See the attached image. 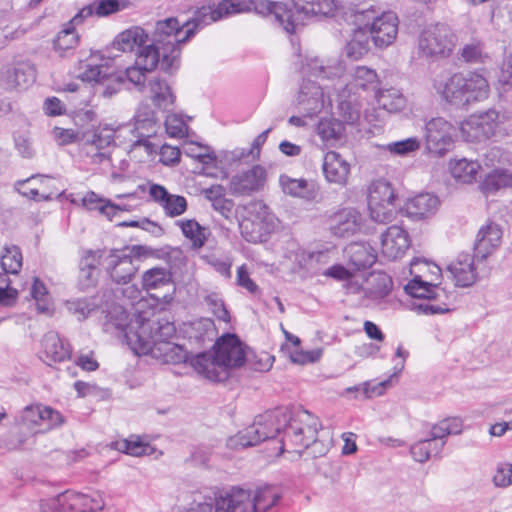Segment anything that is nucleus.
Listing matches in <instances>:
<instances>
[{"mask_svg":"<svg viewBox=\"0 0 512 512\" xmlns=\"http://www.w3.org/2000/svg\"><path fill=\"white\" fill-rule=\"evenodd\" d=\"M235 14L232 0H222L219 3L203 5L198 8L191 21L180 24L177 18H166L156 22L157 42L162 43L166 40L169 48L177 49L181 56L182 44L188 42L201 29L213 22L219 21L224 17Z\"/></svg>","mask_w":512,"mask_h":512,"instance_id":"f257e3e1","label":"nucleus"},{"mask_svg":"<svg viewBox=\"0 0 512 512\" xmlns=\"http://www.w3.org/2000/svg\"><path fill=\"white\" fill-rule=\"evenodd\" d=\"M245 347L235 334H227L217 340L214 352H203L193 356L191 366L194 370L214 382L228 378V370L244 365Z\"/></svg>","mask_w":512,"mask_h":512,"instance_id":"f03ea898","label":"nucleus"},{"mask_svg":"<svg viewBox=\"0 0 512 512\" xmlns=\"http://www.w3.org/2000/svg\"><path fill=\"white\" fill-rule=\"evenodd\" d=\"M156 29L151 34V43L136 52L135 62L124 73V81L131 83L135 89L142 92L145 89L147 73L154 71L158 65L166 73H172L179 67L180 56L177 49L169 48L166 40L157 42Z\"/></svg>","mask_w":512,"mask_h":512,"instance_id":"7ed1b4c3","label":"nucleus"},{"mask_svg":"<svg viewBox=\"0 0 512 512\" xmlns=\"http://www.w3.org/2000/svg\"><path fill=\"white\" fill-rule=\"evenodd\" d=\"M434 87L446 102L457 107L483 101L490 93L487 79L475 71L455 73L445 83Z\"/></svg>","mask_w":512,"mask_h":512,"instance_id":"20e7f679","label":"nucleus"},{"mask_svg":"<svg viewBox=\"0 0 512 512\" xmlns=\"http://www.w3.org/2000/svg\"><path fill=\"white\" fill-rule=\"evenodd\" d=\"M461 137L468 142H481L494 136H505L512 132V116L497 109L470 115L461 122Z\"/></svg>","mask_w":512,"mask_h":512,"instance_id":"39448f33","label":"nucleus"},{"mask_svg":"<svg viewBox=\"0 0 512 512\" xmlns=\"http://www.w3.org/2000/svg\"><path fill=\"white\" fill-rule=\"evenodd\" d=\"M289 420V412L282 409L267 411L255 418L252 425L227 440L230 449L238 450L258 445L283 432Z\"/></svg>","mask_w":512,"mask_h":512,"instance_id":"423d86ee","label":"nucleus"},{"mask_svg":"<svg viewBox=\"0 0 512 512\" xmlns=\"http://www.w3.org/2000/svg\"><path fill=\"white\" fill-rule=\"evenodd\" d=\"M281 499L273 486H263L254 491L234 487L227 498L220 500L218 512H267Z\"/></svg>","mask_w":512,"mask_h":512,"instance_id":"0eeeda50","label":"nucleus"},{"mask_svg":"<svg viewBox=\"0 0 512 512\" xmlns=\"http://www.w3.org/2000/svg\"><path fill=\"white\" fill-rule=\"evenodd\" d=\"M405 291L413 298L418 299L411 304V309L420 314H443L451 310L454 297L437 284L423 281L420 276H415L405 286Z\"/></svg>","mask_w":512,"mask_h":512,"instance_id":"6e6552de","label":"nucleus"},{"mask_svg":"<svg viewBox=\"0 0 512 512\" xmlns=\"http://www.w3.org/2000/svg\"><path fill=\"white\" fill-rule=\"evenodd\" d=\"M320 429V423L316 416L312 415L306 410L298 411L293 417L289 413V420L284 429V436L281 440L283 451L284 445L288 443L295 446V452L302 453L304 449H307L312 445L313 449L318 446L321 449L317 450L320 455L325 453L324 446L322 443L317 441L318 431Z\"/></svg>","mask_w":512,"mask_h":512,"instance_id":"1a4fd4ad","label":"nucleus"},{"mask_svg":"<svg viewBox=\"0 0 512 512\" xmlns=\"http://www.w3.org/2000/svg\"><path fill=\"white\" fill-rule=\"evenodd\" d=\"M137 324V328L131 324L125 336L129 343L137 344L135 350L142 353L165 346L176 333L174 324L164 318L141 320Z\"/></svg>","mask_w":512,"mask_h":512,"instance_id":"9d476101","label":"nucleus"},{"mask_svg":"<svg viewBox=\"0 0 512 512\" xmlns=\"http://www.w3.org/2000/svg\"><path fill=\"white\" fill-rule=\"evenodd\" d=\"M151 254V250L142 245L122 250L111 249L109 254L104 257V268L112 282L125 285L134 278L139 269L136 262Z\"/></svg>","mask_w":512,"mask_h":512,"instance_id":"9b49d317","label":"nucleus"},{"mask_svg":"<svg viewBox=\"0 0 512 512\" xmlns=\"http://www.w3.org/2000/svg\"><path fill=\"white\" fill-rule=\"evenodd\" d=\"M339 5L335 0H292V6L288 7V23L285 25L287 32H294L297 26L312 17H338Z\"/></svg>","mask_w":512,"mask_h":512,"instance_id":"f8f14e48","label":"nucleus"},{"mask_svg":"<svg viewBox=\"0 0 512 512\" xmlns=\"http://www.w3.org/2000/svg\"><path fill=\"white\" fill-rule=\"evenodd\" d=\"M456 44L452 29L442 23L426 27L418 39V48L425 57H448Z\"/></svg>","mask_w":512,"mask_h":512,"instance_id":"ddd939ff","label":"nucleus"},{"mask_svg":"<svg viewBox=\"0 0 512 512\" xmlns=\"http://www.w3.org/2000/svg\"><path fill=\"white\" fill-rule=\"evenodd\" d=\"M455 127L443 117H435L426 123L425 138L429 152L444 155L453 145Z\"/></svg>","mask_w":512,"mask_h":512,"instance_id":"4468645a","label":"nucleus"},{"mask_svg":"<svg viewBox=\"0 0 512 512\" xmlns=\"http://www.w3.org/2000/svg\"><path fill=\"white\" fill-rule=\"evenodd\" d=\"M36 80V68L29 61H18L0 70V86L7 90L27 89Z\"/></svg>","mask_w":512,"mask_h":512,"instance_id":"2eb2a0df","label":"nucleus"},{"mask_svg":"<svg viewBox=\"0 0 512 512\" xmlns=\"http://www.w3.org/2000/svg\"><path fill=\"white\" fill-rule=\"evenodd\" d=\"M266 170L260 165L238 172L230 180V191L236 196H248L261 190L266 183Z\"/></svg>","mask_w":512,"mask_h":512,"instance_id":"dca6fc26","label":"nucleus"},{"mask_svg":"<svg viewBox=\"0 0 512 512\" xmlns=\"http://www.w3.org/2000/svg\"><path fill=\"white\" fill-rule=\"evenodd\" d=\"M399 20L394 12H381L369 26L368 36L376 47L386 48L394 43L398 34Z\"/></svg>","mask_w":512,"mask_h":512,"instance_id":"f3484780","label":"nucleus"},{"mask_svg":"<svg viewBox=\"0 0 512 512\" xmlns=\"http://www.w3.org/2000/svg\"><path fill=\"white\" fill-rule=\"evenodd\" d=\"M232 3L235 14L253 11L263 16L273 15L284 28L288 23V6L282 2L270 0H232Z\"/></svg>","mask_w":512,"mask_h":512,"instance_id":"a211bd4d","label":"nucleus"},{"mask_svg":"<svg viewBox=\"0 0 512 512\" xmlns=\"http://www.w3.org/2000/svg\"><path fill=\"white\" fill-rule=\"evenodd\" d=\"M142 288L157 300L168 301L169 291L173 289L171 273L164 267H153L146 270L141 277Z\"/></svg>","mask_w":512,"mask_h":512,"instance_id":"6ab92c4d","label":"nucleus"},{"mask_svg":"<svg viewBox=\"0 0 512 512\" xmlns=\"http://www.w3.org/2000/svg\"><path fill=\"white\" fill-rule=\"evenodd\" d=\"M328 226L334 236L348 238L361 231L363 217L355 208H343L329 216Z\"/></svg>","mask_w":512,"mask_h":512,"instance_id":"aec40b11","label":"nucleus"},{"mask_svg":"<svg viewBox=\"0 0 512 512\" xmlns=\"http://www.w3.org/2000/svg\"><path fill=\"white\" fill-rule=\"evenodd\" d=\"M339 9L340 13L337 18L355 25L357 27L355 30H364L367 34L371 23L375 22L381 14L380 9L371 2L351 4L348 7L339 6Z\"/></svg>","mask_w":512,"mask_h":512,"instance_id":"412c9836","label":"nucleus"},{"mask_svg":"<svg viewBox=\"0 0 512 512\" xmlns=\"http://www.w3.org/2000/svg\"><path fill=\"white\" fill-rule=\"evenodd\" d=\"M297 105L304 116L312 117L320 113L324 107V92L314 81L304 80L301 84Z\"/></svg>","mask_w":512,"mask_h":512,"instance_id":"4be33fe9","label":"nucleus"},{"mask_svg":"<svg viewBox=\"0 0 512 512\" xmlns=\"http://www.w3.org/2000/svg\"><path fill=\"white\" fill-rule=\"evenodd\" d=\"M502 235L501 227L494 222L482 226L474 243V257L478 260H485L500 246Z\"/></svg>","mask_w":512,"mask_h":512,"instance_id":"5701e85b","label":"nucleus"},{"mask_svg":"<svg viewBox=\"0 0 512 512\" xmlns=\"http://www.w3.org/2000/svg\"><path fill=\"white\" fill-rule=\"evenodd\" d=\"M409 246L408 234L399 226H390L381 234L382 253L388 259L394 260L401 257Z\"/></svg>","mask_w":512,"mask_h":512,"instance_id":"b1692460","label":"nucleus"},{"mask_svg":"<svg viewBox=\"0 0 512 512\" xmlns=\"http://www.w3.org/2000/svg\"><path fill=\"white\" fill-rule=\"evenodd\" d=\"M323 173L329 183L345 186L350 174V164L335 151L325 154L323 160Z\"/></svg>","mask_w":512,"mask_h":512,"instance_id":"393cba45","label":"nucleus"},{"mask_svg":"<svg viewBox=\"0 0 512 512\" xmlns=\"http://www.w3.org/2000/svg\"><path fill=\"white\" fill-rule=\"evenodd\" d=\"M474 259V255L463 253L447 266V272H449L455 280L456 286L469 287L475 283L477 274Z\"/></svg>","mask_w":512,"mask_h":512,"instance_id":"a878e982","label":"nucleus"},{"mask_svg":"<svg viewBox=\"0 0 512 512\" xmlns=\"http://www.w3.org/2000/svg\"><path fill=\"white\" fill-rule=\"evenodd\" d=\"M151 43V36L140 26H131L113 40V47L122 52H137Z\"/></svg>","mask_w":512,"mask_h":512,"instance_id":"bb28decb","label":"nucleus"},{"mask_svg":"<svg viewBox=\"0 0 512 512\" xmlns=\"http://www.w3.org/2000/svg\"><path fill=\"white\" fill-rule=\"evenodd\" d=\"M126 7L124 0H94L84 6L71 20V24L79 25L92 16L106 17Z\"/></svg>","mask_w":512,"mask_h":512,"instance_id":"cd10ccee","label":"nucleus"},{"mask_svg":"<svg viewBox=\"0 0 512 512\" xmlns=\"http://www.w3.org/2000/svg\"><path fill=\"white\" fill-rule=\"evenodd\" d=\"M80 75L79 77L83 81L95 82L99 84H105V79L111 77L119 84L122 80L121 75H116L112 68L107 64L97 62L95 56L90 57L85 61H81L79 65Z\"/></svg>","mask_w":512,"mask_h":512,"instance_id":"c85d7f7f","label":"nucleus"},{"mask_svg":"<svg viewBox=\"0 0 512 512\" xmlns=\"http://www.w3.org/2000/svg\"><path fill=\"white\" fill-rule=\"evenodd\" d=\"M438 206L439 199L437 196L430 193H421L409 199L404 210L408 217L420 220L435 214Z\"/></svg>","mask_w":512,"mask_h":512,"instance_id":"c756f323","label":"nucleus"},{"mask_svg":"<svg viewBox=\"0 0 512 512\" xmlns=\"http://www.w3.org/2000/svg\"><path fill=\"white\" fill-rule=\"evenodd\" d=\"M335 90L340 115L348 124H357L361 118L362 112L361 96L353 95L347 92V90L340 88H335Z\"/></svg>","mask_w":512,"mask_h":512,"instance_id":"7c9ffc66","label":"nucleus"},{"mask_svg":"<svg viewBox=\"0 0 512 512\" xmlns=\"http://www.w3.org/2000/svg\"><path fill=\"white\" fill-rule=\"evenodd\" d=\"M303 72L316 78L334 79L341 78L343 76L345 67L336 59L325 63L323 60L315 57L307 61L303 66Z\"/></svg>","mask_w":512,"mask_h":512,"instance_id":"2f4dec72","label":"nucleus"},{"mask_svg":"<svg viewBox=\"0 0 512 512\" xmlns=\"http://www.w3.org/2000/svg\"><path fill=\"white\" fill-rule=\"evenodd\" d=\"M377 73L375 70L365 66H358L351 75V80L338 88L347 90L353 95L361 96L360 91L375 89L377 87Z\"/></svg>","mask_w":512,"mask_h":512,"instance_id":"473e14b6","label":"nucleus"},{"mask_svg":"<svg viewBox=\"0 0 512 512\" xmlns=\"http://www.w3.org/2000/svg\"><path fill=\"white\" fill-rule=\"evenodd\" d=\"M66 512H95L104 508V500L98 493L87 495L75 491H66Z\"/></svg>","mask_w":512,"mask_h":512,"instance_id":"72a5a7b5","label":"nucleus"},{"mask_svg":"<svg viewBox=\"0 0 512 512\" xmlns=\"http://www.w3.org/2000/svg\"><path fill=\"white\" fill-rule=\"evenodd\" d=\"M279 182L283 192L292 197L312 201L317 197L318 191L313 182L306 179H294L287 175H281Z\"/></svg>","mask_w":512,"mask_h":512,"instance_id":"f704fd0d","label":"nucleus"},{"mask_svg":"<svg viewBox=\"0 0 512 512\" xmlns=\"http://www.w3.org/2000/svg\"><path fill=\"white\" fill-rule=\"evenodd\" d=\"M42 348L46 358L51 362H62L71 356L70 345L54 331L44 335Z\"/></svg>","mask_w":512,"mask_h":512,"instance_id":"c9c22d12","label":"nucleus"},{"mask_svg":"<svg viewBox=\"0 0 512 512\" xmlns=\"http://www.w3.org/2000/svg\"><path fill=\"white\" fill-rule=\"evenodd\" d=\"M350 263L357 270L371 267L377 259L375 250L364 243H351L346 248Z\"/></svg>","mask_w":512,"mask_h":512,"instance_id":"e433bc0d","label":"nucleus"},{"mask_svg":"<svg viewBox=\"0 0 512 512\" xmlns=\"http://www.w3.org/2000/svg\"><path fill=\"white\" fill-rule=\"evenodd\" d=\"M114 141L113 131L106 128L92 127V129L83 130L81 135V143L90 148L87 154L92 150H104Z\"/></svg>","mask_w":512,"mask_h":512,"instance_id":"4c0bfd02","label":"nucleus"},{"mask_svg":"<svg viewBox=\"0 0 512 512\" xmlns=\"http://www.w3.org/2000/svg\"><path fill=\"white\" fill-rule=\"evenodd\" d=\"M114 141L113 131L106 128L92 127V129L83 130L81 135V143L90 148L87 154L92 150H104Z\"/></svg>","mask_w":512,"mask_h":512,"instance_id":"58836bf2","label":"nucleus"},{"mask_svg":"<svg viewBox=\"0 0 512 512\" xmlns=\"http://www.w3.org/2000/svg\"><path fill=\"white\" fill-rule=\"evenodd\" d=\"M344 125L334 118L321 119L316 127V133L327 146H333L344 136Z\"/></svg>","mask_w":512,"mask_h":512,"instance_id":"ea45409f","label":"nucleus"},{"mask_svg":"<svg viewBox=\"0 0 512 512\" xmlns=\"http://www.w3.org/2000/svg\"><path fill=\"white\" fill-rule=\"evenodd\" d=\"M481 166L477 161L466 158L450 162L451 175L462 183H472L476 180Z\"/></svg>","mask_w":512,"mask_h":512,"instance_id":"a19ab883","label":"nucleus"},{"mask_svg":"<svg viewBox=\"0 0 512 512\" xmlns=\"http://www.w3.org/2000/svg\"><path fill=\"white\" fill-rule=\"evenodd\" d=\"M369 51V36L364 30H354L351 39L343 48L346 58L357 61Z\"/></svg>","mask_w":512,"mask_h":512,"instance_id":"79ce46f5","label":"nucleus"},{"mask_svg":"<svg viewBox=\"0 0 512 512\" xmlns=\"http://www.w3.org/2000/svg\"><path fill=\"white\" fill-rule=\"evenodd\" d=\"M177 225L181 228L183 235L192 242L194 249H200L204 246L209 229L201 226L195 219L180 220Z\"/></svg>","mask_w":512,"mask_h":512,"instance_id":"37998d69","label":"nucleus"},{"mask_svg":"<svg viewBox=\"0 0 512 512\" xmlns=\"http://www.w3.org/2000/svg\"><path fill=\"white\" fill-rule=\"evenodd\" d=\"M511 186L512 173L505 169H496L486 176L480 188L484 194L491 195Z\"/></svg>","mask_w":512,"mask_h":512,"instance_id":"c03bdc74","label":"nucleus"},{"mask_svg":"<svg viewBox=\"0 0 512 512\" xmlns=\"http://www.w3.org/2000/svg\"><path fill=\"white\" fill-rule=\"evenodd\" d=\"M135 130L138 132L139 139L132 144V148L143 147L147 154L153 152V145L149 141V138L156 134V118H146L135 121Z\"/></svg>","mask_w":512,"mask_h":512,"instance_id":"a18cd8bd","label":"nucleus"},{"mask_svg":"<svg viewBox=\"0 0 512 512\" xmlns=\"http://www.w3.org/2000/svg\"><path fill=\"white\" fill-rule=\"evenodd\" d=\"M186 332L189 338L197 342L212 341L216 336V327L212 319L200 318L192 321Z\"/></svg>","mask_w":512,"mask_h":512,"instance_id":"49530a36","label":"nucleus"},{"mask_svg":"<svg viewBox=\"0 0 512 512\" xmlns=\"http://www.w3.org/2000/svg\"><path fill=\"white\" fill-rule=\"evenodd\" d=\"M446 441L440 443H434L429 438L420 440L414 443L410 448V453L415 461L425 463L428 461L430 456H439L445 445Z\"/></svg>","mask_w":512,"mask_h":512,"instance_id":"de8ad7c7","label":"nucleus"},{"mask_svg":"<svg viewBox=\"0 0 512 512\" xmlns=\"http://www.w3.org/2000/svg\"><path fill=\"white\" fill-rule=\"evenodd\" d=\"M148 87L154 104L159 108L166 109L173 104V94L165 81L155 78L149 82Z\"/></svg>","mask_w":512,"mask_h":512,"instance_id":"09e8293b","label":"nucleus"},{"mask_svg":"<svg viewBox=\"0 0 512 512\" xmlns=\"http://www.w3.org/2000/svg\"><path fill=\"white\" fill-rule=\"evenodd\" d=\"M226 498L227 493L215 498L203 496L201 493H194L192 495V502L183 512H218L220 500Z\"/></svg>","mask_w":512,"mask_h":512,"instance_id":"8fccbe9b","label":"nucleus"},{"mask_svg":"<svg viewBox=\"0 0 512 512\" xmlns=\"http://www.w3.org/2000/svg\"><path fill=\"white\" fill-rule=\"evenodd\" d=\"M395 201V193L390 183L379 180L371 184L368 194V204L392 203Z\"/></svg>","mask_w":512,"mask_h":512,"instance_id":"3c124183","label":"nucleus"},{"mask_svg":"<svg viewBox=\"0 0 512 512\" xmlns=\"http://www.w3.org/2000/svg\"><path fill=\"white\" fill-rule=\"evenodd\" d=\"M113 448L132 455V456H142V455H148L151 453V447L149 444L144 443L140 438L138 437H131L130 439H123L116 441L112 444Z\"/></svg>","mask_w":512,"mask_h":512,"instance_id":"603ef678","label":"nucleus"},{"mask_svg":"<svg viewBox=\"0 0 512 512\" xmlns=\"http://www.w3.org/2000/svg\"><path fill=\"white\" fill-rule=\"evenodd\" d=\"M41 414L40 427H37V432L46 433L64 423L62 414L51 407L42 405Z\"/></svg>","mask_w":512,"mask_h":512,"instance_id":"864d4df0","label":"nucleus"},{"mask_svg":"<svg viewBox=\"0 0 512 512\" xmlns=\"http://www.w3.org/2000/svg\"><path fill=\"white\" fill-rule=\"evenodd\" d=\"M22 254L17 246L7 247L1 257V265L5 273L17 274L22 267Z\"/></svg>","mask_w":512,"mask_h":512,"instance_id":"5fc2aeb1","label":"nucleus"},{"mask_svg":"<svg viewBox=\"0 0 512 512\" xmlns=\"http://www.w3.org/2000/svg\"><path fill=\"white\" fill-rule=\"evenodd\" d=\"M420 148V140L417 137H410L404 140L388 143L383 149L397 156H407Z\"/></svg>","mask_w":512,"mask_h":512,"instance_id":"6e6d98bb","label":"nucleus"},{"mask_svg":"<svg viewBox=\"0 0 512 512\" xmlns=\"http://www.w3.org/2000/svg\"><path fill=\"white\" fill-rule=\"evenodd\" d=\"M65 306L66 309L80 321L85 320L89 314L97 308L95 302L87 298L68 300Z\"/></svg>","mask_w":512,"mask_h":512,"instance_id":"4d7b16f0","label":"nucleus"},{"mask_svg":"<svg viewBox=\"0 0 512 512\" xmlns=\"http://www.w3.org/2000/svg\"><path fill=\"white\" fill-rule=\"evenodd\" d=\"M486 58L483 50V44L478 40H473L465 44L460 50V59L466 63H482Z\"/></svg>","mask_w":512,"mask_h":512,"instance_id":"13d9d810","label":"nucleus"},{"mask_svg":"<svg viewBox=\"0 0 512 512\" xmlns=\"http://www.w3.org/2000/svg\"><path fill=\"white\" fill-rule=\"evenodd\" d=\"M41 404L29 405L25 407L20 416V423L32 433L37 434V427H40Z\"/></svg>","mask_w":512,"mask_h":512,"instance_id":"bf43d9fd","label":"nucleus"},{"mask_svg":"<svg viewBox=\"0 0 512 512\" xmlns=\"http://www.w3.org/2000/svg\"><path fill=\"white\" fill-rule=\"evenodd\" d=\"M371 219L377 223L391 222L395 215L396 209L394 202L392 203H378L377 205L368 204Z\"/></svg>","mask_w":512,"mask_h":512,"instance_id":"052dcab7","label":"nucleus"},{"mask_svg":"<svg viewBox=\"0 0 512 512\" xmlns=\"http://www.w3.org/2000/svg\"><path fill=\"white\" fill-rule=\"evenodd\" d=\"M371 281L373 287L370 289V295L374 299H381L387 296L392 288V280L386 273L372 274Z\"/></svg>","mask_w":512,"mask_h":512,"instance_id":"680f3d73","label":"nucleus"},{"mask_svg":"<svg viewBox=\"0 0 512 512\" xmlns=\"http://www.w3.org/2000/svg\"><path fill=\"white\" fill-rule=\"evenodd\" d=\"M204 301L211 310L212 314L223 322L230 320L224 301L217 293H210L205 296Z\"/></svg>","mask_w":512,"mask_h":512,"instance_id":"e2e57ef3","label":"nucleus"},{"mask_svg":"<svg viewBox=\"0 0 512 512\" xmlns=\"http://www.w3.org/2000/svg\"><path fill=\"white\" fill-rule=\"evenodd\" d=\"M157 350L163 352L166 361H171L174 363L187 362L188 360L191 361L193 358L189 357L187 351L184 350L182 346L172 342L166 343L165 346L158 347Z\"/></svg>","mask_w":512,"mask_h":512,"instance_id":"0e129e2a","label":"nucleus"},{"mask_svg":"<svg viewBox=\"0 0 512 512\" xmlns=\"http://www.w3.org/2000/svg\"><path fill=\"white\" fill-rule=\"evenodd\" d=\"M73 120L77 129H92L97 123V114L92 108H80L74 112Z\"/></svg>","mask_w":512,"mask_h":512,"instance_id":"69168bd1","label":"nucleus"},{"mask_svg":"<svg viewBox=\"0 0 512 512\" xmlns=\"http://www.w3.org/2000/svg\"><path fill=\"white\" fill-rule=\"evenodd\" d=\"M78 43V35L74 28H66L60 31L54 40V48L57 51H66L74 48Z\"/></svg>","mask_w":512,"mask_h":512,"instance_id":"338daca9","label":"nucleus"},{"mask_svg":"<svg viewBox=\"0 0 512 512\" xmlns=\"http://www.w3.org/2000/svg\"><path fill=\"white\" fill-rule=\"evenodd\" d=\"M162 207L167 216L176 217L186 211L187 201L183 196L170 194Z\"/></svg>","mask_w":512,"mask_h":512,"instance_id":"774afa93","label":"nucleus"}]
</instances>
